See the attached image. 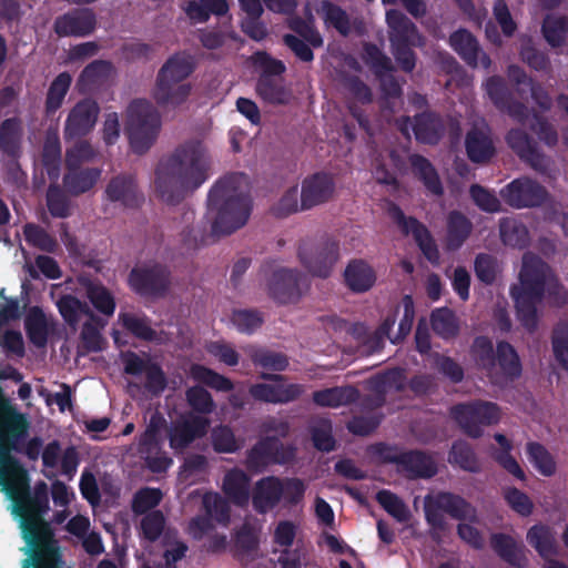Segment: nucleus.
Masks as SVG:
<instances>
[{"label": "nucleus", "instance_id": "obj_1", "mask_svg": "<svg viewBox=\"0 0 568 568\" xmlns=\"http://www.w3.org/2000/svg\"><path fill=\"white\" fill-rule=\"evenodd\" d=\"M28 420L7 400L0 404V486L1 491L11 500V514L20 524L42 518L50 509L48 486L38 483L30 490L27 471L11 456L18 440L28 429Z\"/></svg>", "mask_w": 568, "mask_h": 568}, {"label": "nucleus", "instance_id": "obj_2", "mask_svg": "<svg viewBox=\"0 0 568 568\" xmlns=\"http://www.w3.org/2000/svg\"><path fill=\"white\" fill-rule=\"evenodd\" d=\"M211 168L212 156L204 139L190 138L159 161L152 181L153 191L162 202L176 205L209 179Z\"/></svg>", "mask_w": 568, "mask_h": 568}, {"label": "nucleus", "instance_id": "obj_3", "mask_svg": "<svg viewBox=\"0 0 568 568\" xmlns=\"http://www.w3.org/2000/svg\"><path fill=\"white\" fill-rule=\"evenodd\" d=\"M246 190L247 179L243 174L226 176L213 186L207 216L214 234H231L247 222L251 206Z\"/></svg>", "mask_w": 568, "mask_h": 568}, {"label": "nucleus", "instance_id": "obj_4", "mask_svg": "<svg viewBox=\"0 0 568 568\" xmlns=\"http://www.w3.org/2000/svg\"><path fill=\"white\" fill-rule=\"evenodd\" d=\"M552 276L550 267L539 256L530 252L524 254L519 282L511 286L510 295L518 320L529 332L537 327L536 306L545 296V286Z\"/></svg>", "mask_w": 568, "mask_h": 568}, {"label": "nucleus", "instance_id": "obj_5", "mask_svg": "<svg viewBox=\"0 0 568 568\" xmlns=\"http://www.w3.org/2000/svg\"><path fill=\"white\" fill-rule=\"evenodd\" d=\"M19 527L27 542V558L22 562V568H64L59 541L43 517L20 524Z\"/></svg>", "mask_w": 568, "mask_h": 568}, {"label": "nucleus", "instance_id": "obj_6", "mask_svg": "<svg viewBox=\"0 0 568 568\" xmlns=\"http://www.w3.org/2000/svg\"><path fill=\"white\" fill-rule=\"evenodd\" d=\"M193 71L192 59L184 54L171 57L160 69L152 97L163 108H175L182 104L191 93V84L186 78Z\"/></svg>", "mask_w": 568, "mask_h": 568}, {"label": "nucleus", "instance_id": "obj_7", "mask_svg": "<svg viewBox=\"0 0 568 568\" xmlns=\"http://www.w3.org/2000/svg\"><path fill=\"white\" fill-rule=\"evenodd\" d=\"M161 128L156 108L145 99L133 100L124 112V130L132 151L144 154L154 144Z\"/></svg>", "mask_w": 568, "mask_h": 568}, {"label": "nucleus", "instance_id": "obj_8", "mask_svg": "<svg viewBox=\"0 0 568 568\" xmlns=\"http://www.w3.org/2000/svg\"><path fill=\"white\" fill-rule=\"evenodd\" d=\"M306 484L300 478H280L266 476L258 479L252 490V505L258 514L273 510L281 500L286 507H296L303 503Z\"/></svg>", "mask_w": 568, "mask_h": 568}, {"label": "nucleus", "instance_id": "obj_9", "mask_svg": "<svg viewBox=\"0 0 568 568\" xmlns=\"http://www.w3.org/2000/svg\"><path fill=\"white\" fill-rule=\"evenodd\" d=\"M205 517L193 518L187 526V532L195 539L211 538L209 547L213 550L223 548L226 544L224 535H214V524L226 527L230 523V505L217 493H205L202 498Z\"/></svg>", "mask_w": 568, "mask_h": 568}, {"label": "nucleus", "instance_id": "obj_10", "mask_svg": "<svg viewBox=\"0 0 568 568\" xmlns=\"http://www.w3.org/2000/svg\"><path fill=\"white\" fill-rule=\"evenodd\" d=\"M424 508L427 521L435 528L444 527L443 513L463 520H477L476 510L471 505L459 496L447 493L426 496Z\"/></svg>", "mask_w": 568, "mask_h": 568}, {"label": "nucleus", "instance_id": "obj_11", "mask_svg": "<svg viewBox=\"0 0 568 568\" xmlns=\"http://www.w3.org/2000/svg\"><path fill=\"white\" fill-rule=\"evenodd\" d=\"M452 414L460 427L473 437L480 436L481 426L496 424L501 416L498 406L490 402L457 405Z\"/></svg>", "mask_w": 568, "mask_h": 568}, {"label": "nucleus", "instance_id": "obj_12", "mask_svg": "<svg viewBox=\"0 0 568 568\" xmlns=\"http://www.w3.org/2000/svg\"><path fill=\"white\" fill-rule=\"evenodd\" d=\"M298 255L312 274L326 277L339 257V244L334 239H327L318 244L304 243Z\"/></svg>", "mask_w": 568, "mask_h": 568}, {"label": "nucleus", "instance_id": "obj_13", "mask_svg": "<svg viewBox=\"0 0 568 568\" xmlns=\"http://www.w3.org/2000/svg\"><path fill=\"white\" fill-rule=\"evenodd\" d=\"M500 195L510 206L524 209L542 204L547 199V191L534 180L520 178L507 184Z\"/></svg>", "mask_w": 568, "mask_h": 568}, {"label": "nucleus", "instance_id": "obj_14", "mask_svg": "<svg viewBox=\"0 0 568 568\" xmlns=\"http://www.w3.org/2000/svg\"><path fill=\"white\" fill-rule=\"evenodd\" d=\"M129 283L132 290L139 294L159 295L169 286V273L160 264H142L131 271Z\"/></svg>", "mask_w": 568, "mask_h": 568}, {"label": "nucleus", "instance_id": "obj_15", "mask_svg": "<svg viewBox=\"0 0 568 568\" xmlns=\"http://www.w3.org/2000/svg\"><path fill=\"white\" fill-rule=\"evenodd\" d=\"M336 191L334 176L317 172L307 175L301 183L302 210H312L333 200Z\"/></svg>", "mask_w": 568, "mask_h": 568}, {"label": "nucleus", "instance_id": "obj_16", "mask_svg": "<svg viewBox=\"0 0 568 568\" xmlns=\"http://www.w3.org/2000/svg\"><path fill=\"white\" fill-rule=\"evenodd\" d=\"M305 388L301 384L287 383L282 376L274 375L270 382L255 384L250 394L257 400L283 404L297 399Z\"/></svg>", "mask_w": 568, "mask_h": 568}, {"label": "nucleus", "instance_id": "obj_17", "mask_svg": "<svg viewBox=\"0 0 568 568\" xmlns=\"http://www.w3.org/2000/svg\"><path fill=\"white\" fill-rule=\"evenodd\" d=\"M465 145L468 158L473 162L481 163L489 160L495 153L491 132L483 118H475L467 132Z\"/></svg>", "mask_w": 568, "mask_h": 568}, {"label": "nucleus", "instance_id": "obj_18", "mask_svg": "<svg viewBox=\"0 0 568 568\" xmlns=\"http://www.w3.org/2000/svg\"><path fill=\"white\" fill-rule=\"evenodd\" d=\"M99 114L98 104L85 99L78 102L70 111L65 125L64 136L67 139H73L77 136L85 135L95 125Z\"/></svg>", "mask_w": 568, "mask_h": 568}, {"label": "nucleus", "instance_id": "obj_19", "mask_svg": "<svg viewBox=\"0 0 568 568\" xmlns=\"http://www.w3.org/2000/svg\"><path fill=\"white\" fill-rule=\"evenodd\" d=\"M210 425L207 418L189 415L176 422L170 432V446L173 449H183L194 439L205 435Z\"/></svg>", "mask_w": 568, "mask_h": 568}, {"label": "nucleus", "instance_id": "obj_20", "mask_svg": "<svg viewBox=\"0 0 568 568\" xmlns=\"http://www.w3.org/2000/svg\"><path fill=\"white\" fill-rule=\"evenodd\" d=\"M389 215L397 222L405 233H412L419 248L432 263H437L439 255L438 250L432 240L428 231L420 225L415 219H406L403 212L397 206L389 209Z\"/></svg>", "mask_w": 568, "mask_h": 568}, {"label": "nucleus", "instance_id": "obj_21", "mask_svg": "<svg viewBox=\"0 0 568 568\" xmlns=\"http://www.w3.org/2000/svg\"><path fill=\"white\" fill-rule=\"evenodd\" d=\"M403 307L404 315L398 325V333L394 336L389 335V331L395 324V320L393 317H387L375 335L369 339V348L372 352L382 347L385 337H388L392 343H397L410 332L414 321V306L410 296H405L403 298Z\"/></svg>", "mask_w": 568, "mask_h": 568}, {"label": "nucleus", "instance_id": "obj_22", "mask_svg": "<svg viewBox=\"0 0 568 568\" xmlns=\"http://www.w3.org/2000/svg\"><path fill=\"white\" fill-rule=\"evenodd\" d=\"M158 422L154 417L151 419L150 425L141 436L139 449L151 470L160 473L170 467L172 459L160 449Z\"/></svg>", "mask_w": 568, "mask_h": 568}, {"label": "nucleus", "instance_id": "obj_23", "mask_svg": "<svg viewBox=\"0 0 568 568\" xmlns=\"http://www.w3.org/2000/svg\"><path fill=\"white\" fill-rule=\"evenodd\" d=\"M449 43L452 48L471 67L488 69L490 65V59L483 52L477 40L473 34L465 30L459 29L455 31L450 38Z\"/></svg>", "mask_w": 568, "mask_h": 568}, {"label": "nucleus", "instance_id": "obj_24", "mask_svg": "<svg viewBox=\"0 0 568 568\" xmlns=\"http://www.w3.org/2000/svg\"><path fill=\"white\" fill-rule=\"evenodd\" d=\"M94 27V14L88 9L73 10L54 22L55 32L61 37H83L91 33Z\"/></svg>", "mask_w": 568, "mask_h": 568}, {"label": "nucleus", "instance_id": "obj_25", "mask_svg": "<svg viewBox=\"0 0 568 568\" xmlns=\"http://www.w3.org/2000/svg\"><path fill=\"white\" fill-rule=\"evenodd\" d=\"M402 132L409 136L412 130L419 142L434 144L443 133V125L437 116L430 113H423L412 123L409 119H404L399 123Z\"/></svg>", "mask_w": 568, "mask_h": 568}, {"label": "nucleus", "instance_id": "obj_26", "mask_svg": "<svg viewBox=\"0 0 568 568\" xmlns=\"http://www.w3.org/2000/svg\"><path fill=\"white\" fill-rule=\"evenodd\" d=\"M313 2L314 11L321 16L327 28L332 27L343 36H347L353 31H362L361 23L357 20L351 21L347 13L338 6L327 0H316Z\"/></svg>", "mask_w": 568, "mask_h": 568}, {"label": "nucleus", "instance_id": "obj_27", "mask_svg": "<svg viewBox=\"0 0 568 568\" xmlns=\"http://www.w3.org/2000/svg\"><path fill=\"white\" fill-rule=\"evenodd\" d=\"M386 22L389 28L392 44H422V38L417 33L414 23L403 12L397 10L387 11Z\"/></svg>", "mask_w": 568, "mask_h": 568}, {"label": "nucleus", "instance_id": "obj_28", "mask_svg": "<svg viewBox=\"0 0 568 568\" xmlns=\"http://www.w3.org/2000/svg\"><path fill=\"white\" fill-rule=\"evenodd\" d=\"M484 87L488 97L498 109L507 111L519 123H525L528 119L527 109L520 103L507 102V89L501 78L491 77L485 82Z\"/></svg>", "mask_w": 568, "mask_h": 568}, {"label": "nucleus", "instance_id": "obj_29", "mask_svg": "<svg viewBox=\"0 0 568 568\" xmlns=\"http://www.w3.org/2000/svg\"><path fill=\"white\" fill-rule=\"evenodd\" d=\"M274 448H277V439L266 437L260 440L247 452L245 462L247 469L261 473L271 464H282L285 457L273 455Z\"/></svg>", "mask_w": 568, "mask_h": 568}, {"label": "nucleus", "instance_id": "obj_30", "mask_svg": "<svg viewBox=\"0 0 568 568\" xmlns=\"http://www.w3.org/2000/svg\"><path fill=\"white\" fill-rule=\"evenodd\" d=\"M256 94L267 104H287L293 98L291 90L284 84L281 78L270 74H262L257 80Z\"/></svg>", "mask_w": 568, "mask_h": 568}, {"label": "nucleus", "instance_id": "obj_31", "mask_svg": "<svg viewBox=\"0 0 568 568\" xmlns=\"http://www.w3.org/2000/svg\"><path fill=\"white\" fill-rule=\"evenodd\" d=\"M300 276L292 270H281L273 275L270 292L282 304L294 302L300 295Z\"/></svg>", "mask_w": 568, "mask_h": 568}, {"label": "nucleus", "instance_id": "obj_32", "mask_svg": "<svg viewBox=\"0 0 568 568\" xmlns=\"http://www.w3.org/2000/svg\"><path fill=\"white\" fill-rule=\"evenodd\" d=\"M222 490L236 506H246L250 500V477L241 469L229 470L222 483Z\"/></svg>", "mask_w": 568, "mask_h": 568}, {"label": "nucleus", "instance_id": "obj_33", "mask_svg": "<svg viewBox=\"0 0 568 568\" xmlns=\"http://www.w3.org/2000/svg\"><path fill=\"white\" fill-rule=\"evenodd\" d=\"M508 145L526 162L536 170L546 169V160L540 155L528 135L519 130L513 129L506 136Z\"/></svg>", "mask_w": 568, "mask_h": 568}, {"label": "nucleus", "instance_id": "obj_34", "mask_svg": "<svg viewBox=\"0 0 568 568\" xmlns=\"http://www.w3.org/2000/svg\"><path fill=\"white\" fill-rule=\"evenodd\" d=\"M106 196L110 201L119 202L125 207L138 206L142 202L135 182L130 176H118L113 179L106 190Z\"/></svg>", "mask_w": 568, "mask_h": 568}, {"label": "nucleus", "instance_id": "obj_35", "mask_svg": "<svg viewBox=\"0 0 568 568\" xmlns=\"http://www.w3.org/2000/svg\"><path fill=\"white\" fill-rule=\"evenodd\" d=\"M345 283L356 293H363L371 290L376 282V274L371 265L365 261H352L344 272Z\"/></svg>", "mask_w": 568, "mask_h": 568}, {"label": "nucleus", "instance_id": "obj_36", "mask_svg": "<svg viewBox=\"0 0 568 568\" xmlns=\"http://www.w3.org/2000/svg\"><path fill=\"white\" fill-rule=\"evenodd\" d=\"M490 545L493 549L510 565L519 568L526 565L527 558L525 556V548L511 536L495 534L491 536Z\"/></svg>", "mask_w": 568, "mask_h": 568}, {"label": "nucleus", "instance_id": "obj_37", "mask_svg": "<svg viewBox=\"0 0 568 568\" xmlns=\"http://www.w3.org/2000/svg\"><path fill=\"white\" fill-rule=\"evenodd\" d=\"M526 539L544 559L552 558L558 552L556 535L548 526L541 524L532 526Z\"/></svg>", "mask_w": 568, "mask_h": 568}, {"label": "nucleus", "instance_id": "obj_38", "mask_svg": "<svg viewBox=\"0 0 568 568\" xmlns=\"http://www.w3.org/2000/svg\"><path fill=\"white\" fill-rule=\"evenodd\" d=\"M413 174L435 195L443 194V184L434 165L424 156L414 154L409 158Z\"/></svg>", "mask_w": 568, "mask_h": 568}, {"label": "nucleus", "instance_id": "obj_39", "mask_svg": "<svg viewBox=\"0 0 568 568\" xmlns=\"http://www.w3.org/2000/svg\"><path fill=\"white\" fill-rule=\"evenodd\" d=\"M183 10L194 23H203L209 20L211 13H227L229 4L225 0H191L185 3Z\"/></svg>", "mask_w": 568, "mask_h": 568}, {"label": "nucleus", "instance_id": "obj_40", "mask_svg": "<svg viewBox=\"0 0 568 568\" xmlns=\"http://www.w3.org/2000/svg\"><path fill=\"white\" fill-rule=\"evenodd\" d=\"M357 390L352 386H342L317 390L313 394V400L318 406L337 408L355 402Z\"/></svg>", "mask_w": 568, "mask_h": 568}, {"label": "nucleus", "instance_id": "obj_41", "mask_svg": "<svg viewBox=\"0 0 568 568\" xmlns=\"http://www.w3.org/2000/svg\"><path fill=\"white\" fill-rule=\"evenodd\" d=\"M101 171L99 169H82L78 166L69 169L63 179L65 190L73 195L89 191L99 180Z\"/></svg>", "mask_w": 568, "mask_h": 568}, {"label": "nucleus", "instance_id": "obj_42", "mask_svg": "<svg viewBox=\"0 0 568 568\" xmlns=\"http://www.w3.org/2000/svg\"><path fill=\"white\" fill-rule=\"evenodd\" d=\"M499 232L505 245L523 248L530 243L528 229L516 219H503L499 224Z\"/></svg>", "mask_w": 568, "mask_h": 568}, {"label": "nucleus", "instance_id": "obj_43", "mask_svg": "<svg viewBox=\"0 0 568 568\" xmlns=\"http://www.w3.org/2000/svg\"><path fill=\"white\" fill-rule=\"evenodd\" d=\"M57 306L64 321L71 326H77L83 318L91 320L93 317L90 307L71 295L62 296L57 302Z\"/></svg>", "mask_w": 568, "mask_h": 568}, {"label": "nucleus", "instance_id": "obj_44", "mask_svg": "<svg viewBox=\"0 0 568 568\" xmlns=\"http://www.w3.org/2000/svg\"><path fill=\"white\" fill-rule=\"evenodd\" d=\"M430 322L434 332L445 339L453 338L458 334V320L449 308L435 310L432 313Z\"/></svg>", "mask_w": 568, "mask_h": 568}, {"label": "nucleus", "instance_id": "obj_45", "mask_svg": "<svg viewBox=\"0 0 568 568\" xmlns=\"http://www.w3.org/2000/svg\"><path fill=\"white\" fill-rule=\"evenodd\" d=\"M26 326L31 341L42 346L45 344L49 328V321L42 310L32 307L26 318Z\"/></svg>", "mask_w": 568, "mask_h": 568}, {"label": "nucleus", "instance_id": "obj_46", "mask_svg": "<svg viewBox=\"0 0 568 568\" xmlns=\"http://www.w3.org/2000/svg\"><path fill=\"white\" fill-rule=\"evenodd\" d=\"M404 466L408 471L419 477H432L436 474V463L428 455L420 452H410L403 456Z\"/></svg>", "mask_w": 568, "mask_h": 568}, {"label": "nucleus", "instance_id": "obj_47", "mask_svg": "<svg viewBox=\"0 0 568 568\" xmlns=\"http://www.w3.org/2000/svg\"><path fill=\"white\" fill-rule=\"evenodd\" d=\"M211 442L214 450L223 454L235 453L244 445L243 440L236 438L233 430L224 425L212 429Z\"/></svg>", "mask_w": 568, "mask_h": 568}, {"label": "nucleus", "instance_id": "obj_48", "mask_svg": "<svg viewBox=\"0 0 568 568\" xmlns=\"http://www.w3.org/2000/svg\"><path fill=\"white\" fill-rule=\"evenodd\" d=\"M190 375L194 381L220 392H229L233 388V383L229 378L202 365H192Z\"/></svg>", "mask_w": 568, "mask_h": 568}, {"label": "nucleus", "instance_id": "obj_49", "mask_svg": "<svg viewBox=\"0 0 568 568\" xmlns=\"http://www.w3.org/2000/svg\"><path fill=\"white\" fill-rule=\"evenodd\" d=\"M448 462L467 471L477 473L480 470V464L475 453L469 445L464 442H458L453 445Z\"/></svg>", "mask_w": 568, "mask_h": 568}, {"label": "nucleus", "instance_id": "obj_50", "mask_svg": "<svg viewBox=\"0 0 568 568\" xmlns=\"http://www.w3.org/2000/svg\"><path fill=\"white\" fill-rule=\"evenodd\" d=\"M314 10V2H308L305 7V14L307 18V22H304L300 19H292L290 21V27L295 32H297L301 37H303L313 47H321L323 44V39L321 34L313 28L314 17L312 11Z\"/></svg>", "mask_w": 568, "mask_h": 568}, {"label": "nucleus", "instance_id": "obj_51", "mask_svg": "<svg viewBox=\"0 0 568 568\" xmlns=\"http://www.w3.org/2000/svg\"><path fill=\"white\" fill-rule=\"evenodd\" d=\"M20 139V122L16 119L6 120L0 128L1 149L10 155H16L19 151Z\"/></svg>", "mask_w": 568, "mask_h": 568}, {"label": "nucleus", "instance_id": "obj_52", "mask_svg": "<svg viewBox=\"0 0 568 568\" xmlns=\"http://www.w3.org/2000/svg\"><path fill=\"white\" fill-rule=\"evenodd\" d=\"M469 233L470 223L467 219L457 212H452L448 216V246L452 248L459 247Z\"/></svg>", "mask_w": 568, "mask_h": 568}, {"label": "nucleus", "instance_id": "obj_53", "mask_svg": "<svg viewBox=\"0 0 568 568\" xmlns=\"http://www.w3.org/2000/svg\"><path fill=\"white\" fill-rule=\"evenodd\" d=\"M471 358L481 368L491 373L496 366L491 342L486 337H477L470 349Z\"/></svg>", "mask_w": 568, "mask_h": 568}, {"label": "nucleus", "instance_id": "obj_54", "mask_svg": "<svg viewBox=\"0 0 568 568\" xmlns=\"http://www.w3.org/2000/svg\"><path fill=\"white\" fill-rule=\"evenodd\" d=\"M247 352L254 364L260 365L265 369L284 371L288 365L287 358L280 353L260 349L253 346L248 347Z\"/></svg>", "mask_w": 568, "mask_h": 568}, {"label": "nucleus", "instance_id": "obj_55", "mask_svg": "<svg viewBox=\"0 0 568 568\" xmlns=\"http://www.w3.org/2000/svg\"><path fill=\"white\" fill-rule=\"evenodd\" d=\"M72 78L69 73H60L51 83L47 97V110L53 112L58 110L70 88Z\"/></svg>", "mask_w": 568, "mask_h": 568}, {"label": "nucleus", "instance_id": "obj_56", "mask_svg": "<svg viewBox=\"0 0 568 568\" xmlns=\"http://www.w3.org/2000/svg\"><path fill=\"white\" fill-rule=\"evenodd\" d=\"M568 30V21L564 17L548 16L542 24V33L551 47L560 45Z\"/></svg>", "mask_w": 568, "mask_h": 568}, {"label": "nucleus", "instance_id": "obj_57", "mask_svg": "<svg viewBox=\"0 0 568 568\" xmlns=\"http://www.w3.org/2000/svg\"><path fill=\"white\" fill-rule=\"evenodd\" d=\"M87 295L94 307L106 316H111L115 310V302L112 294L99 284H89Z\"/></svg>", "mask_w": 568, "mask_h": 568}, {"label": "nucleus", "instance_id": "obj_58", "mask_svg": "<svg viewBox=\"0 0 568 568\" xmlns=\"http://www.w3.org/2000/svg\"><path fill=\"white\" fill-rule=\"evenodd\" d=\"M497 362L506 375L517 376L520 374L521 367L519 357L510 344L505 342L498 344Z\"/></svg>", "mask_w": 568, "mask_h": 568}, {"label": "nucleus", "instance_id": "obj_59", "mask_svg": "<svg viewBox=\"0 0 568 568\" xmlns=\"http://www.w3.org/2000/svg\"><path fill=\"white\" fill-rule=\"evenodd\" d=\"M230 321L237 331L250 334L261 326L263 318L256 311L234 310Z\"/></svg>", "mask_w": 568, "mask_h": 568}, {"label": "nucleus", "instance_id": "obj_60", "mask_svg": "<svg viewBox=\"0 0 568 568\" xmlns=\"http://www.w3.org/2000/svg\"><path fill=\"white\" fill-rule=\"evenodd\" d=\"M312 438L315 447L320 450L329 452L334 449L335 440L332 436V425L327 419H316L313 422Z\"/></svg>", "mask_w": 568, "mask_h": 568}, {"label": "nucleus", "instance_id": "obj_61", "mask_svg": "<svg viewBox=\"0 0 568 568\" xmlns=\"http://www.w3.org/2000/svg\"><path fill=\"white\" fill-rule=\"evenodd\" d=\"M61 158V148L59 138L57 134L49 135L47 138L44 149H43V163L47 168L48 174L51 179L57 180L58 164Z\"/></svg>", "mask_w": 568, "mask_h": 568}, {"label": "nucleus", "instance_id": "obj_62", "mask_svg": "<svg viewBox=\"0 0 568 568\" xmlns=\"http://www.w3.org/2000/svg\"><path fill=\"white\" fill-rule=\"evenodd\" d=\"M527 453L529 460L535 467L545 476H550L555 471V462L549 453L537 443H529L527 445Z\"/></svg>", "mask_w": 568, "mask_h": 568}, {"label": "nucleus", "instance_id": "obj_63", "mask_svg": "<svg viewBox=\"0 0 568 568\" xmlns=\"http://www.w3.org/2000/svg\"><path fill=\"white\" fill-rule=\"evenodd\" d=\"M382 507L398 521H406L409 517V510L405 504L388 490H382L376 496Z\"/></svg>", "mask_w": 568, "mask_h": 568}, {"label": "nucleus", "instance_id": "obj_64", "mask_svg": "<svg viewBox=\"0 0 568 568\" xmlns=\"http://www.w3.org/2000/svg\"><path fill=\"white\" fill-rule=\"evenodd\" d=\"M552 348L556 358L568 369V323H560L555 328Z\"/></svg>", "mask_w": 568, "mask_h": 568}]
</instances>
